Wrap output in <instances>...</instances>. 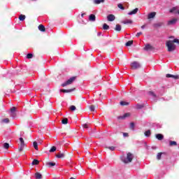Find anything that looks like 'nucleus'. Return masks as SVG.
<instances>
[{"instance_id":"40","label":"nucleus","mask_w":179,"mask_h":179,"mask_svg":"<svg viewBox=\"0 0 179 179\" xmlns=\"http://www.w3.org/2000/svg\"><path fill=\"white\" fill-rule=\"evenodd\" d=\"M3 148H4V149H9V143H5L3 144Z\"/></svg>"},{"instance_id":"47","label":"nucleus","mask_w":179,"mask_h":179,"mask_svg":"<svg viewBox=\"0 0 179 179\" xmlns=\"http://www.w3.org/2000/svg\"><path fill=\"white\" fill-rule=\"evenodd\" d=\"M142 32H138L136 35V37H139L140 36H141Z\"/></svg>"},{"instance_id":"8","label":"nucleus","mask_w":179,"mask_h":179,"mask_svg":"<svg viewBox=\"0 0 179 179\" xmlns=\"http://www.w3.org/2000/svg\"><path fill=\"white\" fill-rule=\"evenodd\" d=\"M156 139H158V141H163L164 139V136L162 134H157L155 135Z\"/></svg>"},{"instance_id":"31","label":"nucleus","mask_w":179,"mask_h":179,"mask_svg":"<svg viewBox=\"0 0 179 179\" xmlns=\"http://www.w3.org/2000/svg\"><path fill=\"white\" fill-rule=\"evenodd\" d=\"M129 103L125 101H120V106H129Z\"/></svg>"},{"instance_id":"4","label":"nucleus","mask_w":179,"mask_h":179,"mask_svg":"<svg viewBox=\"0 0 179 179\" xmlns=\"http://www.w3.org/2000/svg\"><path fill=\"white\" fill-rule=\"evenodd\" d=\"M20 145L18 148V150L19 152H22L23 149L24 148V140L23 139V138L20 137Z\"/></svg>"},{"instance_id":"51","label":"nucleus","mask_w":179,"mask_h":179,"mask_svg":"<svg viewBox=\"0 0 179 179\" xmlns=\"http://www.w3.org/2000/svg\"><path fill=\"white\" fill-rule=\"evenodd\" d=\"M101 34H102L101 32H99V33L97 34V36H101Z\"/></svg>"},{"instance_id":"55","label":"nucleus","mask_w":179,"mask_h":179,"mask_svg":"<svg viewBox=\"0 0 179 179\" xmlns=\"http://www.w3.org/2000/svg\"><path fill=\"white\" fill-rule=\"evenodd\" d=\"M33 1H36V0H33Z\"/></svg>"},{"instance_id":"46","label":"nucleus","mask_w":179,"mask_h":179,"mask_svg":"<svg viewBox=\"0 0 179 179\" xmlns=\"http://www.w3.org/2000/svg\"><path fill=\"white\" fill-rule=\"evenodd\" d=\"M108 149H109L110 150L113 151V150H115V147H114V146H110V147H108Z\"/></svg>"},{"instance_id":"38","label":"nucleus","mask_w":179,"mask_h":179,"mask_svg":"<svg viewBox=\"0 0 179 179\" xmlns=\"http://www.w3.org/2000/svg\"><path fill=\"white\" fill-rule=\"evenodd\" d=\"M162 152H159V153L157 155V160H160V159H162Z\"/></svg>"},{"instance_id":"5","label":"nucleus","mask_w":179,"mask_h":179,"mask_svg":"<svg viewBox=\"0 0 179 179\" xmlns=\"http://www.w3.org/2000/svg\"><path fill=\"white\" fill-rule=\"evenodd\" d=\"M16 107L13 106L10 109V116L12 118H16Z\"/></svg>"},{"instance_id":"30","label":"nucleus","mask_w":179,"mask_h":179,"mask_svg":"<svg viewBox=\"0 0 179 179\" xmlns=\"http://www.w3.org/2000/svg\"><path fill=\"white\" fill-rule=\"evenodd\" d=\"M131 44H134V41H129L128 42L126 43L125 45H126V47H131Z\"/></svg>"},{"instance_id":"14","label":"nucleus","mask_w":179,"mask_h":179,"mask_svg":"<svg viewBox=\"0 0 179 179\" xmlns=\"http://www.w3.org/2000/svg\"><path fill=\"white\" fill-rule=\"evenodd\" d=\"M90 22H96V15L91 14L89 17Z\"/></svg>"},{"instance_id":"53","label":"nucleus","mask_w":179,"mask_h":179,"mask_svg":"<svg viewBox=\"0 0 179 179\" xmlns=\"http://www.w3.org/2000/svg\"><path fill=\"white\" fill-rule=\"evenodd\" d=\"M70 179H76L75 178H73V177H71V178H70Z\"/></svg>"},{"instance_id":"25","label":"nucleus","mask_w":179,"mask_h":179,"mask_svg":"<svg viewBox=\"0 0 179 179\" xmlns=\"http://www.w3.org/2000/svg\"><path fill=\"white\" fill-rule=\"evenodd\" d=\"M115 30V31H121V25L120 24H116Z\"/></svg>"},{"instance_id":"50","label":"nucleus","mask_w":179,"mask_h":179,"mask_svg":"<svg viewBox=\"0 0 179 179\" xmlns=\"http://www.w3.org/2000/svg\"><path fill=\"white\" fill-rule=\"evenodd\" d=\"M146 27V26L145 25H142L141 26V29L143 30V29H145Z\"/></svg>"},{"instance_id":"35","label":"nucleus","mask_w":179,"mask_h":179,"mask_svg":"<svg viewBox=\"0 0 179 179\" xmlns=\"http://www.w3.org/2000/svg\"><path fill=\"white\" fill-rule=\"evenodd\" d=\"M55 150H57V147L52 146V147L50 148V153H52V152H55Z\"/></svg>"},{"instance_id":"10","label":"nucleus","mask_w":179,"mask_h":179,"mask_svg":"<svg viewBox=\"0 0 179 179\" xmlns=\"http://www.w3.org/2000/svg\"><path fill=\"white\" fill-rule=\"evenodd\" d=\"M155 17H156V12H152L148 15V19H155Z\"/></svg>"},{"instance_id":"11","label":"nucleus","mask_w":179,"mask_h":179,"mask_svg":"<svg viewBox=\"0 0 179 179\" xmlns=\"http://www.w3.org/2000/svg\"><path fill=\"white\" fill-rule=\"evenodd\" d=\"M176 23H177V19H176V18L172 19V20L168 21V25L169 26H171L173 24H176Z\"/></svg>"},{"instance_id":"12","label":"nucleus","mask_w":179,"mask_h":179,"mask_svg":"<svg viewBox=\"0 0 179 179\" xmlns=\"http://www.w3.org/2000/svg\"><path fill=\"white\" fill-rule=\"evenodd\" d=\"M138 10H139V8H136L134 9L133 10L128 13V15H136L138 13Z\"/></svg>"},{"instance_id":"27","label":"nucleus","mask_w":179,"mask_h":179,"mask_svg":"<svg viewBox=\"0 0 179 179\" xmlns=\"http://www.w3.org/2000/svg\"><path fill=\"white\" fill-rule=\"evenodd\" d=\"M149 96H151V97H152L153 99H156V94H155V92L150 91L148 92Z\"/></svg>"},{"instance_id":"54","label":"nucleus","mask_w":179,"mask_h":179,"mask_svg":"<svg viewBox=\"0 0 179 179\" xmlns=\"http://www.w3.org/2000/svg\"><path fill=\"white\" fill-rule=\"evenodd\" d=\"M173 36H171L170 38H173Z\"/></svg>"},{"instance_id":"22","label":"nucleus","mask_w":179,"mask_h":179,"mask_svg":"<svg viewBox=\"0 0 179 179\" xmlns=\"http://www.w3.org/2000/svg\"><path fill=\"white\" fill-rule=\"evenodd\" d=\"M1 124H9V118H6V119L1 120Z\"/></svg>"},{"instance_id":"1","label":"nucleus","mask_w":179,"mask_h":179,"mask_svg":"<svg viewBox=\"0 0 179 179\" xmlns=\"http://www.w3.org/2000/svg\"><path fill=\"white\" fill-rule=\"evenodd\" d=\"M174 43H176V44H178L179 45V40L177 38H175L172 41H166V45L168 48L169 52H173V51H175L176 46V44H174Z\"/></svg>"},{"instance_id":"41","label":"nucleus","mask_w":179,"mask_h":179,"mask_svg":"<svg viewBox=\"0 0 179 179\" xmlns=\"http://www.w3.org/2000/svg\"><path fill=\"white\" fill-rule=\"evenodd\" d=\"M38 163H39V162L37 159H34L32 162L33 165H37V164H38Z\"/></svg>"},{"instance_id":"34","label":"nucleus","mask_w":179,"mask_h":179,"mask_svg":"<svg viewBox=\"0 0 179 179\" xmlns=\"http://www.w3.org/2000/svg\"><path fill=\"white\" fill-rule=\"evenodd\" d=\"M62 123L64 124V125H66V124H68V118H64L62 120Z\"/></svg>"},{"instance_id":"17","label":"nucleus","mask_w":179,"mask_h":179,"mask_svg":"<svg viewBox=\"0 0 179 179\" xmlns=\"http://www.w3.org/2000/svg\"><path fill=\"white\" fill-rule=\"evenodd\" d=\"M131 115L130 113H125L124 115H123L122 116H120L119 119L120 120H124V118H127V117H129Z\"/></svg>"},{"instance_id":"37","label":"nucleus","mask_w":179,"mask_h":179,"mask_svg":"<svg viewBox=\"0 0 179 179\" xmlns=\"http://www.w3.org/2000/svg\"><path fill=\"white\" fill-rule=\"evenodd\" d=\"M169 145H170V146H176L177 142H176V141H170L169 142Z\"/></svg>"},{"instance_id":"19","label":"nucleus","mask_w":179,"mask_h":179,"mask_svg":"<svg viewBox=\"0 0 179 179\" xmlns=\"http://www.w3.org/2000/svg\"><path fill=\"white\" fill-rule=\"evenodd\" d=\"M38 29L40 30V31H45V27H44L43 24H40Z\"/></svg>"},{"instance_id":"2","label":"nucleus","mask_w":179,"mask_h":179,"mask_svg":"<svg viewBox=\"0 0 179 179\" xmlns=\"http://www.w3.org/2000/svg\"><path fill=\"white\" fill-rule=\"evenodd\" d=\"M134 159V155L131 154V152L127 153V157H122V162L125 163V164H128V163H131Z\"/></svg>"},{"instance_id":"45","label":"nucleus","mask_w":179,"mask_h":179,"mask_svg":"<svg viewBox=\"0 0 179 179\" xmlns=\"http://www.w3.org/2000/svg\"><path fill=\"white\" fill-rule=\"evenodd\" d=\"M124 138H128L129 136V134L128 133H123Z\"/></svg>"},{"instance_id":"49","label":"nucleus","mask_w":179,"mask_h":179,"mask_svg":"<svg viewBox=\"0 0 179 179\" xmlns=\"http://www.w3.org/2000/svg\"><path fill=\"white\" fill-rule=\"evenodd\" d=\"M130 125L131 128H134V127H135V124L134 123H131Z\"/></svg>"},{"instance_id":"29","label":"nucleus","mask_w":179,"mask_h":179,"mask_svg":"<svg viewBox=\"0 0 179 179\" xmlns=\"http://www.w3.org/2000/svg\"><path fill=\"white\" fill-rule=\"evenodd\" d=\"M33 146L36 150H38V144L36 141L33 143Z\"/></svg>"},{"instance_id":"18","label":"nucleus","mask_w":179,"mask_h":179,"mask_svg":"<svg viewBox=\"0 0 179 179\" xmlns=\"http://www.w3.org/2000/svg\"><path fill=\"white\" fill-rule=\"evenodd\" d=\"M35 178H36V179H41V178H43V176L41 175V173L36 172L35 173Z\"/></svg>"},{"instance_id":"6","label":"nucleus","mask_w":179,"mask_h":179,"mask_svg":"<svg viewBox=\"0 0 179 179\" xmlns=\"http://www.w3.org/2000/svg\"><path fill=\"white\" fill-rule=\"evenodd\" d=\"M131 66L132 69H139V68H141V64L138 62H134L131 63Z\"/></svg>"},{"instance_id":"44","label":"nucleus","mask_w":179,"mask_h":179,"mask_svg":"<svg viewBox=\"0 0 179 179\" xmlns=\"http://www.w3.org/2000/svg\"><path fill=\"white\" fill-rule=\"evenodd\" d=\"M90 111H95V108H94V106H93V105H92V106H90Z\"/></svg>"},{"instance_id":"3","label":"nucleus","mask_w":179,"mask_h":179,"mask_svg":"<svg viewBox=\"0 0 179 179\" xmlns=\"http://www.w3.org/2000/svg\"><path fill=\"white\" fill-rule=\"evenodd\" d=\"M75 79H76V77H71L68 80H66V82H64V83L62 84V87H65V86H68V85H72V83H73Z\"/></svg>"},{"instance_id":"32","label":"nucleus","mask_w":179,"mask_h":179,"mask_svg":"<svg viewBox=\"0 0 179 179\" xmlns=\"http://www.w3.org/2000/svg\"><path fill=\"white\" fill-rule=\"evenodd\" d=\"M24 19H26V15H20L19 20H21V22H23V20H24Z\"/></svg>"},{"instance_id":"52","label":"nucleus","mask_w":179,"mask_h":179,"mask_svg":"<svg viewBox=\"0 0 179 179\" xmlns=\"http://www.w3.org/2000/svg\"><path fill=\"white\" fill-rule=\"evenodd\" d=\"M85 16V13L81 14V17H83Z\"/></svg>"},{"instance_id":"26","label":"nucleus","mask_w":179,"mask_h":179,"mask_svg":"<svg viewBox=\"0 0 179 179\" xmlns=\"http://www.w3.org/2000/svg\"><path fill=\"white\" fill-rule=\"evenodd\" d=\"M143 107H144L143 104L137 103L136 105V108H137V110H141V108H143Z\"/></svg>"},{"instance_id":"16","label":"nucleus","mask_w":179,"mask_h":179,"mask_svg":"<svg viewBox=\"0 0 179 179\" xmlns=\"http://www.w3.org/2000/svg\"><path fill=\"white\" fill-rule=\"evenodd\" d=\"M123 24H132V20H125L122 21Z\"/></svg>"},{"instance_id":"9","label":"nucleus","mask_w":179,"mask_h":179,"mask_svg":"<svg viewBox=\"0 0 179 179\" xmlns=\"http://www.w3.org/2000/svg\"><path fill=\"white\" fill-rule=\"evenodd\" d=\"M171 13H178L179 15V10L178 7H173L170 10Z\"/></svg>"},{"instance_id":"33","label":"nucleus","mask_w":179,"mask_h":179,"mask_svg":"<svg viewBox=\"0 0 179 179\" xmlns=\"http://www.w3.org/2000/svg\"><path fill=\"white\" fill-rule=\"evenodd\" d=\"M103 30H108V29H110V26H108L107 24H103Z\"/></svg>"},{"instance_id":"48","label":"nucleus","mask_w":179,"mask_h":179,"mask_svg":"<svg viewBox=\"0 0 179 179\" xmlns=\"http://www.w3.org/2000/svg\"><path fill=\"white\" fill-rule=\"evenodd\" d=\"M83 128H89V125H87V124H83Z\"/></svg>"},{"instance_id":"28","label":"nucleus","mask_w":179,"mask_h":179,"mask_svg":"<svg viewBox=\"0 0 179 179\" xmlns=\"http://www.w3.org/2000/svg\"><path fill=\"white\" fill-rule=\"evenodd\" d=\"M150 134H151L150 130H147L144 133L145 136H146L147 138H149V136H150Z\"/></svg>"},{"instance_id":"7","label":"nucleus","mask_w":179,"mask_h":179,"mask_svg":"<svg viewBox=\"0 0 179 179\" xmlns=\"http://www.w3.org/2000/svg\"><path fill=\"white\" fill-rule=\"evenodd\" d=\"M108 22H114L115 20V16L113 14H110L107 16Z\"/></svg>"},{"instance_id":"23","label":"nucleus","mask_w":179,"mask_h":179,"mask_svg":"<svg viewBox=\"0 0 179 179\" xmlns=\"http://www.w3.org/2000/svg\"><path fill=\"white\" fill-rule=\"evenodd\" d=\"M47 167H54L55 162H46Z\"/></svg>"},{"instance_id":"39","label":"nucleus","mask_w":179,"mask_h":179,"mask_svg":"<svg viewBox=\"0 0 179 179\" xmlns=\"http://www.w3.org/2000/svg\"><path fill=\"white\" fill-rule=\"evenodd\" d=\"M27 58L28 59H31V58H33V54H31V53L27 54Z\"/></svg>"},{"instance_id":"20","label":"nucleus","mask_w":179,"mask_h":179,"mask_svg":"<svg viewBox=\"0 0 179 179\" xmlns=\"http://www.w3.org/2000/svg\"><path fill=\"white\" fill-rule=\"evenodd\" d=\"M104 2V0H94V3L95 5H100V3H103Z\"/></svg>"},{"instance_id":"43","label":"nucleus","mask_w":179,"mask_h":179,"mask_svg":"<svg viewBox=\"0 0 179 179\" xmlns=\"http://www.w3.org/2000/svg\"><path fill=\"white\" fill-rule=\"evenodd\" d=\"M70 110H71V111H75V110H76V106H70Z\"/></svg>"},{"instance_id":"13","label":"nucleus","mask_w":179,"mask_h":179,"mask_svg":"<svg viewBox=\"0 0 179 179\" xmlns=\"http://www.w3.org/2000/svg\"><path fill=\"white\" fill-rule=\"evenodd\" d=\"M145 51H149L150 50H153V46H152L150 44L145 45L144 48Z\"/></svg>"},{"instance_id":"24","label":"nucleus","mask_w":179,"mask_h":179,"mask_svg":"<svg viewBox=\"0 0 179 179\" xmlns=\"http://www.w3.org/2000/svg\"><path fill=\"white\" fill-rule=\"evenodd\" d=\"M56 157H57L58 159H63V157H65V154L59 153L56 155Z\"/></svg>"},{"instance_id":"42","label":"nucleus","mask_w":179,"mask_h":179,"mask_svg":"<svg viewBox=\"0 0 179 179\" xmlns=\"http://www.w3.org/2000/svg\"><path fill=\"white\" fill-rule=\"evenodd\" d=\"M117 8H119L120 9H122V10H124V9H125V8H124V6H122V4H121V3H119V4L117 5Z\"/></svg>"},{"instance_id":"21","label":"nucleus","mask_w":179,"mask_h":179,"mask_svg":"<svg viewBox=\"0 0 179 179\" xmlns=\"http://www.w3.org/2000/svg\"><path fill=\"white\" fill-rule=\"evenodd\" d=\"M166 78H173V79H178L179 76L171 74H166Z\"/></svg>"},{"instance_id":"15","label":"nucleus","mask_w":179,"mask_h":179,"mask_svg":"<svg viewBox=\"0 0 179 179\" xmlns=\"http://www.w3.org/2000/svg\"><path fill=\"white\" fill-rule=\"evenodd\" d=\"M75 89H69V90H61L60 92H62L63 93H71V92H73Z\"/></svg>"},{"instance_id":"36","label":"nucleus","mask_w":179,"mask_h":179,"mask_svg":"<svg viewBox=\"0 0 179 179\" xmlns=\"http://www.w3.org/2000/svg\"><path fill=\"white\" fill-rule=\"evenodd\" d=\"M163 22H158L157 24H155V27H162V26H163Z\"/></svg>"}]
</instances>
